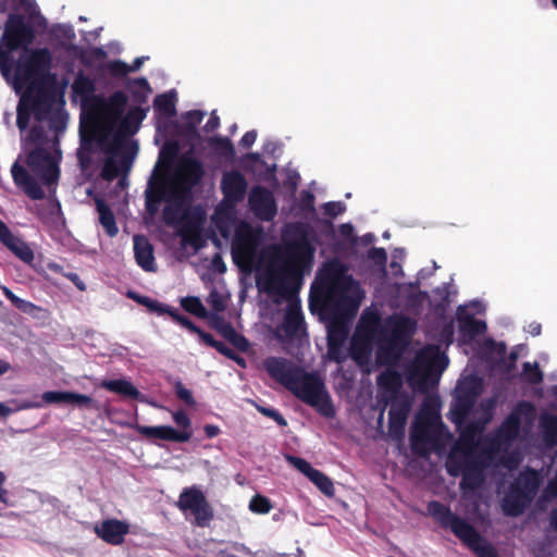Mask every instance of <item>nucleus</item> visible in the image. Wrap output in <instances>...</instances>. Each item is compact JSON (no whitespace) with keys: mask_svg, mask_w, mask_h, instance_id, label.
Here are the masks:
<instances>
[{"mask_svg":"<svg viewBox=\"0 0 557 557\" xmlns=\"http://www.w3.org/2000/svg\"><path fill=\"white\" fill-rule=\"evenodd\" d=\"M55 89L52 84L45 81L32 82L22 97L27 98V103L33 109L36 121L48 120L55 101Z\"/></svg>","mask_w":557,"mask_h":557,"instance_id":"12","label":"nucleus"},{"mask_svg":"<svg viewBox=\"0 0 557 557\" xmlns=\"http://www.w3.org/2000/svg\"><path fill=\"white\" fill-rule=\"evenodd\" d=\"M339 236L347 242L350 246H356L358 243V237L355 233V227L351 223H343L338 227Z\"/></svg>","mask_w":557,"mask_h":557,"instance_id":"64","label":"nucleus"},{"mask_svg":"<svg viewBox=\"0 0 557 557\" xmlns=\"http://www.w3.org/2000/svg\"><path fill=\"white\" fill-rule=\"evenodd\" d=\"M277 292L288 299L284 320L282 323V331L287 339H294L299 333L306 332L305 318L300 307V300L298 299V293L293 297H287L282 294L280 285Z\"/></svg>","mask_w":557,"mask_h":557,"instance_id":"17","label":"nucleus"},{"mask_svg":"<svg viewBox=\"0 0 557 557\" xmlns=\"http://www.w3.org/2000/svg\"><path fill=\"white\" fill-rule=\"evenodd\" d=\"M177 507L183 512H190L197 527H208L213 519V510L203 492L196 485L185 487L180 494Z\"/></svg>","mask_w":557,"mask_h":557,"instance_id":"11","label":"nucleus"},{"mask_svg":"<svg viewBox=\"0 0 557 557\" xmlns=\"http://www.w3.org/2000/svg\"><path fill=\"white\" fill-rule=\"evenodd\" d=\"M263 368L272 379L281 383L285 388H288L300 369L283 357L265 358L263 360Z\"/></svg>","mask_w":557,"mask_h":557,"instance_id":"20","label":"nucleus"},{"mask_svg":"<svg viewBox=\"0 0 557 557\" xmlns=\"http://www.w3.org/2000/svg\"><path fill=\"white\" fill-rule=\"evenodd\" d=\"M96 208L99 213V221L106 233L110 237H114L119 233L115 216L109 205L102 198H96Z\"/></svg>","mask_w":557,"mask_h":557,"instance_id":"39","label":"nucleus"},{"mask_svg":"<svg viewBox=\"0 0 557 557\" xmlns=\"http://www.w3.org/2000/svg\"><path fill=\"white\" fill-rule=\"evenodd\" d=\"M51 65V54L48 49L26 51L20 59L17 72L32 82L44 81Z\"/></svg>","mask_w":557,"mask_h":557,"instance_id":"14","label":"nucleus"},{"mask_svg":"<svg viewBox=\"0 0 557 557\" xmlns=\"http://www.w3.org/2000/svg\"><path fill=\"white\" fill-rule=\"evenodd\" d=\"M135 430L147 438H157L174 443H185L191 437L193 432L178 431L171 425L148 426L137 424Z\"/></svg>","mask_w":557,"mask_h":557,"instance_id":"24","label":"nucleus"},{"mask_svg":"<svg viewBox=\"0 0 557 557\" xmlns=\"http://www.w3.org/2000/svg\"><path fill=\"white\" fill-rule=\"evenodd\" d=\"M97 535L106 543L120 545L124 542L125 535L129 532V524L117 519H108L96 525Z\"/></svg>","mask_w":557,"mask_h":557,"instance_id":"27","label":"nucleus"},{"mask_svg":"<svg viewBox=\"0 0 557 557\" xmlns=\"http://www.w3.org/2000/svg\"><path fill=\"white\" fill-rule=\"evenodd\" d=\"M287 389L298 399L314 408L320 416L326 419H333L336 416L325 384L317 373L306 372L300 368Z\"/></svg>","mask_w":557,"mask_h":557,"instance_id":"6","label":"nucleus"},{"mask_svg":"<svg viewBox=\"0 0 557 557\" xmlns=\"http://www.w3.org/2000/svg\"><path fill=\"white\" fill-rule=\"evenodd\" d=\"M189 205L190 203L185 205L182 208V211L178 213L176 221L169 224L171 225L178 221H182L184 225L189 230H196L200 227L205 221V211L200 206H195L190 208Z\"/></svg>","mask_w":557,"mask_h":557,"instance_id":"40","label":"nucleus"},{"mask_svg":"<svg viewBox=\"0 0 557 557\" xmlns=\"http://www.w3.org/2000/svg\"><path fill=\"white\" fill-rule=\"evenodd\" d=\"M205 112L201 110H190L183 114L184 126L187 132H194L201 123Z\"/></svg>","mask_w":557,"mask_h":557,"instance_id":"62","label":"nucleus"},{"mask_svg":"<svg viewBox=\"0 0 557 557\" xmlns=\"http://www.w3.org/2000/svg\"><path fill=\"white\" fill-rule=\"evenodd\" d=\"M52 146V152L44 147L37 146L28 153L26 160L33 174L41 181L49 193H55L60 180V163L62 160L59 140L55 139Z\"/></svg>","mask_w":557,"mask_h":557,"instance_id":"7","label":"nucleus"},{"mask_svg":"<svg viewBox=\"0 0 557 557\" xmlns=\"http://www.w3.org/2000/svg\"><path fill=\"white\" fill-rule=\"evenodd\" d=\"M541 482L542 480L539 471L533 468H525L517 475L511 484L533 500L539 492Z\"/></svg>","mask_w":557,"mask_h":557,"instance_id":"32","label":"nucleus"},{"mask_svg":"<svg viewBox=\"0 0 557 557\" xmlns=\"http://www.w3.org/2000/svg\"><path fill=\"white\" fill-rule=\"evenodd\" d=\"M367 257L377 265L384 275H386L387 252L384 248L372 247L368 250Z\"/></svg>","mask_w":557,"mask_h":557,"instance_id":"58","label":"nucleus"},{"mask_svg":"<svg viewBox=\"0 0 557 557\" xmlns=\"http://www.w3.org/2000/svg\"><path fill=\"white\" fill-rule=\"evenodd\" d=\"M539 429L541 440L546 448H554L557 446V416L544 411L539 418Z\"/></svg>","mask_w":557,"mask_h":557,"instance_id":"34","label":"nucleus"},{"mask_svg":"<svg viewBox=\"0 0 557 557\" xmlns=\"http://www.w3.org/2000/svg\"><path fill=\"white\" fill-rule=\"evenodd\" d=\"M39 396H36L34 400L30 399H13L11 404L14 405L13 408L8 407L5 404L0 403V417H8L17 411L28 410V409H37L42 408V404L39 403Z\"/></svg>","mask_w":557,"mask_h":557,"instance_id":"48","label":"nucleus"},{"mask_svg":"<svg viewBox=\"0 0 557 557\" xmlns=\"http://www.w3.org/2000/svg\"><path fill=\"white\" fill-rule=\"evenodd\" d=\"M154 110L165 116L176 115V91L171 89L158 95L153 101Z\"/></svg>","mask_w":557,"mask_h":557,"instance_id":"42","label":"nucleus"},{"mask_svg":"<svg viewBox=\"0 0 557 557\" xmlns=\"http://www.w3.org/2000/svg\"><path fill=\"white\" fill-rule=\"evenodd\" d=\"M4 246L27 264H30L35 259L34 251L29 245L15 235Z\"/></svg>","mask_w":557,"mask_h":557,"instance_id":"44","label":"nucleus"},{"mask_svg":"<svg viewBox=\"0 0 557 557\" xmlns=\"http://www.w3.org/2000/svg\"><path fill=\"white\" fill-rule=\"evenodd\" d=\"M178 151H180V147L176 141H174V140L165 141L159 151L158 161L156 164H159V168L161 165H164L168 169L172 168V165L174 164V161L178 154Z\"/></svg>","mask_w":557,"mask_h":557,"instance_id":"50","label":"nucleus"},{"mask_svg":"<svg viewBox=\"0 0 557 557\" xmlns=\"http://www.w3.org/2000/svg\"><path fill=\"white\" fill-rule=\"evenodd\" d=\"M95 90V81L82 70L78 71L72 84L73 95L78 97L82 102H87L94 96Z\"/></svg>","mask_w":557,"mask_h":557,"instance_id":"38","label":"nucleus"},{"mask_svg":"<svg viewBox=\"0 0 557 557\" xmlns=\"http://www.w3.org/2000/svg\"><path fill=\"white\" fill-rule=\"evenodd\" d=\"M482 391V383L481 380L475 376H469L461 381H459L456 393L468 397L474 401L478 400V397L480 396Z\"/></svg>","mask_w":557,"mask_h":557,"instance_id":"47","label":"nucleus"},{"mask_svg":"<svg viewBox=\"0 0 557 557\" xmlns=\"http://www.w3.org/2000/svg\"><path fill=\"white\" fill-rule=\"evenodd\" d=\"M475 403L476 401L456 393L447 414L448 419L456 425V429L462 426L473 410Z\"/></svg>","mask_w":557,"mask_h":557,"instance_id":"31","label":"nucleus"},{"mask_svg":"<svg viewBox=\"0 0 557 557\" xmlns=\"http://www.w3.org/2000/svg\"><path fill=\"white\" fill-rule=\"evenodd\" d=\"M71 50L81 59L82 63L90 66L94 61H100L107 58V51L103 47H92L89 49L73 45Z\"/></svg>","mask_w":557,"mask_h":557,"instance_id":"46","label":"nucleus"},{"mask_svg":"<svg viewBox=\"0 0 557 557\" xmlns=\"http://www.w3.org/2000/svg\"><path fill=\"white\" fill-rule=\"evenodd\" d=\"M106 67L109 74L113 77H123L128 74V64L122 60L110 61Z\"/></svg>","mask_w":557,"mask_h":557,"instance_id":"63","label":"nucleus"},{"mask_svg":"<svg viewBox=\"0 0 557 557\" xmlns=\"http://www.w3.org/2000/svg\"><path fill=\"white\" fill-rule=\"evenodd\" d=\"M39 403L42 407L50 404H72L77 407H90L94 399L85 394L71 391H48L41 394Z\"/></svg>","mask_w":557,"mask_h":557,"instance_id":"26","label":"nucleus"},{"mask_svg":"<svg viewBox=\"0 0 557 557\" xmlns=\"http://www.w3.org/2000/svg\"><path fill=\"white\" fill-rule=\"evenodd\" d=\"M221 325H216V331L238 350L246 352L249 347V341L240 333H238L230 322H225L222 317H216Z\"/></svg>","mask_w":557,"mask_h":557,"instance_id":"36","label":"nucleus"},{"mask_svg":"<svg viewBox=\"0 0 557 557\" xmlns=\"http://www.w3.org/2000/svg\"><path fill=\"white\" fill-rule=\"evenodd\" d=\"M323 297V310L332 320H345L352 318L360 306L362 298L360 287H345L332 296Z\"/></svg>","mask_w":557,"mask_h":557,"instance_id":"10","label":"nucleus"},{"mask_svg":"<svg viewBox=\"0 0 557 557\" xmlns=\"http://www.w3.org/2000/svg\"><path fill=\"white\" fill-rule=\"evenodd\" d=\"M416 361L418 367L433 371L437 375H441L449 363L447 355L434 345H428L420 349L416 356Z\"/></svg>","mask_w":557,"mask_h":557,"instance_id":"23","label":"nucleus"},{"mask_svg":"<svg viewBox=\"0 0 557 557\" xmlns=\"http://www.w3.org/2000/svg\"><path fill=\"white\" fill-rule=\"evenodd\" d=\"M126 89L129 92L133 102L138 104L137 107L147 103L149 96L152 92L146 77L128 79L126 83Z\"/></svg>","mask_w":557,"mask_h":557,"instance_id":"37","label":"nucleus"},{"mask_svg":"<svg viewBox=\"0 0 557 557\" xmlns=\"http://www.w3.org/2000/svg\"><path fill=\"white\" fill-rule=\"evenodd\" d=\"M535 406L529 400H520L512 408L511 412L496 429L491 440L492 444L500 447L508 446L519 436L522 419L528 423H533L535 419Z\"/></svg>","mask_w":557,"mask_h":557,"instance_id":"9","label":"nucleus"},{"mask_svg":"<svg viewBox=\"0 0 557 557\" xmlns=\"http://www.w3.org/2000/svg\"><path fill=\"white\" fill-rule=\"evenodd\" d=\"M33 109L27 103L26 97H21L17 106L16 125L21 131H25L29 124Z\"/></svg>","mask_w":557,"mask_h":557,"instance_id":"56","label":"nucleus"},{"mask_svg":"<svg viewBox=\"0 0 557 557\" xmlns=\"http://www.w3.org/2000/svg\"><path fill=\"white\" fill-rule=\"evenodd\" d=\"M485 482V475L482 467L474 460L467 467L459 483L460 491L465 497L469 494H475L482 488Z\"/></svg>","mask_w":557,"mask_h":557,"instance_id":"30","label":"nucleus"},{"mask_svg":"<svg viewBox=\"0 0 557 557\" xmlns=\"http://www.w3.org/2000/svg\"><path fill=\"white\" fill-rule=\"evenodd\" d=\"M109 152L111 156L103 163L101 176L103 180L112 182L120 173L127 174L129 172L138 152V144L133 140L128 148L121 149L116 154L112 152L110 147Z\"/></svg>","mask_w":557,"mask_h":557,"instance_id":"15","label":"nucleus"},{"mask_svg":"<svg viewBox=\"0 0 557 557\" xmlns=\"http://www.w3.org/2000/svg\"><path fill=\"white\" fill-rule=\"evenodd\" d=\"M346 333L344 331H335L330 329L327 334V355L329 358L337 363H343L349 356L344 343Z\"/></svg>","mask_w":557,"mask_h":557,"instance_id":"35","label":"nucleus"},{"mask_svg":"<svg viewBox=\"0 0 557 557\" xmlns=\"http://www.w3.org/2000/svg\"><path fill=\"white\" fill-rule=\"evenodd\" d=\"M248 183L245 176L236 171H230L223 174L221 180V190L224 201L238 203L244 200L247 191Z\"/></svg>","mask_w":557,"mask_h":557,"instance_id":"21","label":"nucleus"},{"mask_svg":"<svg viewBox=\"0 0 557 557\" xmlns=\"http://www.w3.org/2000/svg\"><path fill=\"white\" fill-rule=\"evenodd\" d=\"M240 165L246 172L263 174L265 177L274 176L276 172V163L268 164L259 152H250L243 156Z\"/></svg>","mask_w":557,"mask_h":557,"instance_id":"33","label":"nucleus"},{"mask_svg":"<svg viewBox=\"0 0 557 557\" xmlns=\"http://www.w3.org/2000/svg\"><path fill=\"white\" fill-rule=\"evenodd\" d=\"M213 313H220L225 310L226 304L223 295L216 289L212 288L206 299Z\"/></svg>","mask_w":557,"mask_h":557,"instance_id":"61","label":"nucleus"},{"mask_svg":"<svg viewBox=\"0 0 557 557\" xmlns=\"http://www.w3.org/2000/svg\"><path fill=\"white\" fill-rule=\"evenodd\" d=\"M324 495L331 497L335 493L332 480L322 471L314 469L308 478Z\"/></svg>","mask_w":557,"mask_h":557,"instance_id":"52","label":"nucleus"},{"mask_svg":"<svg viewBox=\"0 0 557 557\" xmlns=\"http://www.w3.org/2000/svg\"><path fill=\"white\" fill-rule=\"evenodd\" d=\"M208 145L219 157L232 159L235 156V148L228 137L212 136L208 139Z\"/></svg>","mask_w":557,"mask_h":557,"instance_id":"45","label":"nucleus"},{"mask_svg":"<svg viewBox=\"0 0 557 557\" xmlns=\"http://www.w3.org/2000/svg\"><path fill=\"white\" fill-rule=\"evenodd\" d=\"M521 379L532 385L542 383L544 374L540 369L539 362H524L522 364Z\"/></svg>","mask_w":557,"mask_h":557,"instance_id":"53","label":"nucleus"},{"mask_svg":"<svg viewBox=\"0 0 557 557\" xmlns=\"http://www.w3.org/2000/svg\"><path fill=\"white\" fill-rule=\"evenodd\" d=\"M133 242L136 263L146 272L156 271L153 246L148 238L144 235H135Z\"/></svg>","mask_w":557,"mask_h":557,"instance_id":"29","label":"nucleus"},{"mask_svg":"<svg viewBox=\"0 0 557 557\" xmlns=\"http://www.w3.org/2000/svg\"><path fill=\"white\" fill-rule=\"evenodd\" d=\"M0 289L2 290L3 295L12 302V305L23 313L36 318L38 317V312L42 311L41 307L16 296L9 287L0 285Z\"/></svg>","mask_w":557,"mask_h":557,"instance_id":"43","label":"nucleus"},{"mask_svg":"<svg viewBox=\"0 0 557 557\" xmlns=\"http://www.w3.org/2000/svg\"><path fill=\"white\" fill-rule=\"evenodd\" d=\"M127 96L122 90L112 92L108 98V107L114 121L120 119L126 109Z\"/></svg>","mask_w":557,"mask_h":557,"instance_id":"51","label":"nucleus"},{"mask_svg":"<svg viewBox=\"0 0 557 557\" xmlns=\"http://www.w3.org/2000/svg\"><path fill=\"white\" fill-rule=\"evenodd\" d=\"M426 509L443 529L450 530L478 557H498L495 547L466 519L454 513L448 506L438 500H431Z\"/></svg>","mask_w":557,"mask_h":557,"instance_id":"5","label":"nucleus"},{"mask_svg":"<svg viewBox=\"0 0 557 557\" xmlns=\"http://www.w3.org/2000/svg\"><path fill=\"white\" fill-rule=\"evenodd\" d=\"M314 200L315 197L312 191L308 189H304L300 191V199H299V210L304 213L306 218H313L317 213L315 207H314Z\"/></svg>","mask_w":557,"mask_h":557,"instance_id":"57","label":"nucleus"},{"mask_svg":"<svg viewBox=\"0 0 557 557\" xmlns=\"http://www.w3.org/2000/svg\"><path fill=\"white\" fill-rule=\"evenodd\" d=\"M377 400L383 405L379 422L383 419L384 409L389 406L388 432L395 440L405 434V426L411 409V397L403 389V380L396 371H386L377 375Z\"/></svg>","mask_w":557,"mask_h":557,"instance_id":"4","label":"nucleus"},{"mask_svg":"<svg viewBox=\"0 0 557 557\" xmlns=\"http://www.w3.org/2000/svg\"><path fill=\"white\" fill-rule=\"evenodd\" d=\"M312 236L313 228L307 222H288L282 228L281 264L277 273L269 272V282L280 281V289L287 297L299 293L304 274L312 267L315 253Z\"/></svg>","mask_w":557,"mask_h":557,"instance_id":"3","label":"nucleus"},{"mask_svg":"<svg viewBox=\"0 0 557 557\" xmlns=\"http://www.w3.org/2000/svg\"><path fill=\"white\" fill-rule=\"evenodd\" d=\"M467 306H458L456 311L458 322L459 339L463 344H470L478 335H482L487 330V324L483 320L474 319V313L466 311Z\"/></svg>","mask_w":557,"mask_h":557,"instance_id":"19","label":"nucleus"},{"mask_svg":"<svg viewBox=\"0 0 557 557\" xmlns=\"http://www.w3.org/2000/svg\"><path fill=\"white\" fill-rule=\"evenodd\" d=\"M170 315L177 324L187 329L189 332L197 334L200 343H203V335L210 334L197 326L188 317L180 313L177 309H175L174 312H170Z\"/></svg>","mask_w":557,"mask_h":557,"instance_id":"54","label":"nucleus"},{"mask_svg":"<svg viewBox=\"0 0 557 557\" xmlns=\"http://www.w3.org/2000/svg\"><path fill=\"white\" fill-rule=\"evenodd\" d=\"M33 38L34 32L32 27L21 16L10 15L2 36V39L7 40L8 49L16 50L22 46L30 44Z\"/></svg>","mask_w":557,"mask_h":557,"instance_id":"18","label":"nucleus"},{"mask_svg":"<svg viewBox=\"0 0 557 557\" xmlns=\"http://www.w3.org/2000/svg\"><path fill=\"white\" fill-rule=\"evenodd\" d=\"M248 205L255 216L271 222L277 214V205L273 193L263 186H253L248 196Z\"/></svg>","mask_w":557,"mask_h":557,"instance_id":"16","label":"nucleus"},{"mask_svg":"<svg viewBox=\"0 0 557 557\" xmlns=\"http://www.w3.org/2000/svg\"><path fill=\"white\" fill-rule=\"evenodd\" d=\"M474 459H471L468 456H457L455 454H449L446 460V471L451 476L462 475L468 466H470Z\"/></svg>","mask_w":557,"mask_h":557,"instance_id":"49","label":"nucleus"},{"mask_svg":"<svg viewBox=\"0 0 557 557\" xmlns=\"http://www.w3.org/2000/svg\"><path fill=\"white\" fill-rule=\"evenodd\" d=\"M364 334L359 327L351 337L349 356L359 366H366L372 357V339L376 344L375 359L380 366H395L416 333L417 322L405 314L388 315L382 323L375 312L367 320Z\"/></svg>","mask_w":557,"mask_h":557,"instance_id":"1","label":"nucleus"},{"mask_svg":"<svg viewBox=\"0 0 557 557\" xmlns=\"http://www.w3.org/2000/svg\"><path fill=\"white\" fill-rule=\"evenodd\" d=\"M181 305L187 312L198 318H207L209 315L199 297H185L182 299Z\"/></svg>","mask_w":557,"mask_h":557,"instance_id":"55","label":"nucleus"},{"mask_svg":"<svg viewBox=\"0 0 557 557\" xmlns=\"http://www.w3.org/2000/svg\"><path fill=\"white\" fill-rule=\"evenodd\" d=\"M202 344L216 349L221 355L225 356L228 359L234 358L233 356L236 354L225 343H223L221 341H216L212 336V334L203 335V343Z\"/></svg>","mask_w":557,"mask_h":557,"instance_id":"60","label":"nucleus"},{"mask_svg":"<svg viewBox=\"0 0 557 557\" xmlns=\"http://www.w3.org/2000/svg\"><path fill=\"white\" fill-rule=\"evenodd\" d=\"M249 509L256 513H268L272 509L271 500L262 495H255L249 502Z\"/></svg>","mask_w":557,"mask_h":557,"instance_id":"59","label":"nucleus"},{"mask_svg":"<svg viewBox=\"0 0 557 557\" xmlns=\"http://www.w3.org/2000/svg\"><path fill=\"white\" fill-rule=\"evenodd\" d=\"M205 175L202 163L197 159L186 161L180 175L170 176L159 172L156 164L145 189V208L153 216L158 213L162 201L165 202L163 216L166 223L176 221L185 205L193 201L194 188L200 184Z\"/></svg>","mask_w":557,"mask_h":557,"instance_id":"2","label":"nucleus"},{"mask_svg":"<svg viewBox=\"0 0 557 557\" xmlns=\"http://www.w3.org/2000/svg\"><path fill=\"white\" fill-rule=\"evenodd\" d=\"M494 407L493 400H487V403H482L481 408L483 409V414L473 420H466L460 429H457L459 432L460 440L463 442H473L476 436H479L485 429V425L492 419V410Z\"/></svg>","mask_w":557,"mask_h":557,"instance_id":"25","label":"nucleus"},{"mask_svg":"<svg viewBox=\"0 0 557 557\" xmlns=\"http://www.w3.org/2000/svg\"><path fill=\"white\" fill-rule=\"evenodd\" d=\"M11 174L14 184L28 198L33 200H41L45 198V190L37 180L18 162H14L11 166Z\"/></svg>","mask_w":557,"mask_h":557,"instance_id":"22","label":"nucleus"},{"mask_svg":"<svg viewBox=\"0 0 557 557\" xmlns=\"http://www.w3.org/2000/svg\"><path fill=\"white\" fill-rule=\"evenodd\" d=\"M101 386L109 392L132 399H138L140 396V392L134 386V384L125 379L107 380L102 382Z\"/></svg>","mask_w":557,"mask_h":557,"instance_id":"41","label":"nucleus"},{"mask_svg":"<svg viewBox=\"0 0 557 557\" xmlns=\"http://www.w3.org/2000/svg\"><path fill=\"white\" fill-rule=\"evenodd\" d=\"M532 499L510 484L507 493L502 500V509L508 517H518L524 512Z\"/></svg>","mask_w":557,"mask_h":557,"instance_id":"28","label":"nucleus"},{"mask_svg":"<svg viewBox=\"0 0 557 557\" xmlns=\"http://www.w3.org/2000/svg\"><path fill=\"white\" fill-rule=\"evenodd\" d=\"M315 282L317 286L312 283L311 289H315L321 296H332L345 287H358V282L348 274V267L336 258L322 264Z\"/></svg>","mask_w":557,"mask_h":557,"instance_id":"8","label":"nucleus"},{"mask_svg":"<svg viewBox=\"0 0 557 557\" xmlns=\"http://www.w3.org/2000/svg\"><path fill=\"white\" fill-rule=\"evenodd\" d=\"M148 110V108L134 107L116 120L119 123L111 143V150L114 154L123 148H128L131 141H127L126 137L133 136L139 131Z\"/></svg>","mask_w":557,"mask_h":557,"instance_id":"13","label":"nucleus"}]
</instances>
